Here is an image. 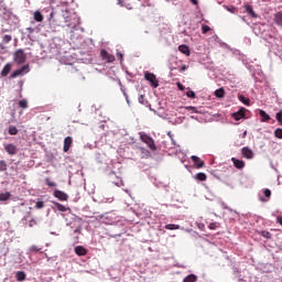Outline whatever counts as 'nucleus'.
I'll return each instance as SVG.
<instances>
[{"mask_svg": "<svg viewBox=\"0 0 282 282\" xmlns=\"http://www.w3.org/2000/svg\"><path fill=\"white\" fill-rule=\"evenodd\" d=\"M139 135L140 140L144 142V144H147L149 149H151L152 151H158V145H155V140H153V138L144 132H140Z\"/></svg>", "mask_w": 282, "mask_h": 282, "instance_id": "f257e3e1", "label": "nucleus"}, {"mask_svg": "<svg viewBox=\"0 0 282 282\" xmlns=\"http://www.w3.org/2000/svg\"><path fill=\"white\" fill-rule=\"evenodd\" d=\"M26 58L28 57L25 55V52L21 48L13 53V61H14V63H17V65H23V63H25Z\"/></svg>", "mask_w": 282, "mask_h": 282, "instance_id": "f03ea898", "label": "nucleus"}, {"mask_svg": "<svg viewBox=\"0 0 282 282\" xmlns=\"http://www.w3.org/2000/svg\"><path fill=\"white\" fill-rule=\"evenodd\" d=\"M144 78L154 87V89H158V87H160V82H158V77L155 76V74L145 72Z\"/></svg>", "mask_w": 282, "mask_h": 282, "instance_id": "7ed1b4c3", "label": "nucleus"}, {"mask_svg": "<svg viewBox=\"0 0 282 282\" xmlns=\"http://www.w3.org/2000/svg\"><path fill=\"white\" fill-rule=\"evenodd\" d=\"M54 197H56L59 202H67L69 199V195L67 193L61 191V189H55L53 193Z\"/></svg>", "mask_w": 282, "mask_h": 282, "instance_id": "20e7f679", "label": "nucleus"}, {"mask_svg": "<svg viewBox=\"0 0 282 282\" xmlns=\"http://www.w3.org/2000/svg\"><path fill=\"white\" fill-rule=\"evenodd\" d=\"M100 56L102 61H106V63H113V61H116V56L111 55L107 50H101Z\"/></svg>", "mask_w": 282, "mask_h": 282, "instance_id": "39448f33", "label": "nucleus"}, {"mask_svg": "<svg viewBox=\"0 0 282 282\" xmlns=\"http://www.w3.org/2000/svg\"><path fill=\"white\" fill-rule=\"evenodd\" d=\"M4 151H7L9 155H17V153H19V149H17V145H14V143L4 144Z\"/></svg>", "mask_w": 282, "mask_h": 282, "instance_id": "423d86ee", "label": "nucleus"}, {"mask_svg": "<svg viewBox=\"0 0 282 282\" xmlns=\"http://www.w3.org/2000/svg\"><path fill=\"white\" fill-rule=\"evenodd\" d=\"M28 65L22 66L21 68L15 69L11 75L10 78H19V76H23L25 72H28Z\"/></svg>", "mask_w": 282, "mask_h": 282, "instance_id": "0eeeda50", "label": "nucleus"}, {"mask_svg": "<svg viewBox=\"0 0 282 282\" xmlns=\"http://www.w3.org/2000/svg\"><path fill=\"white\" fill-rule=\"evenodd\" d=\"M232 118L237 121L241 120V118H246V108H240L237 112H234Z\"/></svg>", "mask_w": 282, "mask_h": 282, "instance_id": "6e6552de", "label": "nucleus"}, {"mask_svg": "<svg viewBox=\"0 0 282 282\" xmlns=\"http://www.w3.org/2000/svg\"><path fill=\"white\" fill-rule=\"evenodd\" d=\"M241 153L247 160H252L254 158V152L249 148H242Z\"/></svg>", "mask_w": 282, "mask_h": 282, "instance_id": "1a4fd4ad", "label": "nucleus"}, {"mask_svg": "<svg viewBox=\"0 0 282 282\" xmlns=\"http://www.w3.org/2000/svg\"><path fill=\"white\" fill-rule=\"evenodd\" d=\"M243 8L249 17H252V19H259V15L254 12V9H252V6L245 4Z\"/></svg>", "mask_w": 282, "mask_h": 282, "instance_id": "9d476101", "label": "nucleus"}, {"mask_svg": "<svg viewBox=\"0 0 282 282\" xmlns=\"http://www.w3.org/2000/svg\"><path fill=\"white\" fill-rule=\"evenodd\" d=\"M73 143H74V139H72V137H66L64 139V153H67V151L72 149Z\"/></svg>", "mask_w": 282, "mask_h": 282, "instance_id": "9b49d317", "label": "nucleus"}, {"mask_svg": "<svg viewBox=\"0 0 282 282\" xmlns=\"http://www.w3.org/2000/svg\"><path fill=\"white\" fill-rule=\"evenodd\" d=\"M192 161L194 162V164L196 165V169H204L205 163L204 161H202V159H199L196 155H192Z\"/></svg>", "mask_w": 282, "mask_h": 282, "instance_id": "f8f14e48", "label": "nucleus"}, {"mask_svg": "<svg viewBox=\"0 0 282 282\" xmlns=\"http://www.w3.org/2000/svg\"><path fill=\"white\" fill-rule=\"evenodd\" d=\"M75 254H77V257H85L87 254V249L83 246H77L75 247Z\"/></svg>", "mask_w": 282, "mask_h": 282, "instance_id": "ddd939ff", "label": "nucleus"}, {"mask_svg": "<svg viewBox=\"0 0 282 282\" xmlns=\"http://www.w3.org/2000/svg\"><path fill=\"white\" fill-rule=\"evenodd\" d=\"M10 72H12V64L8 63L2 68L1 73H0V76L6 77V76H8V74H10Z\"/></svg>", "mask_w": 282, "mask_h": 282, "instance_id": "4468645a", "label": "nucleus"}, {"mask_svg": "<svg viewBox=\"0 0 282 282\" xmlns=\"http://www.w3.org/2000/svg\"><path fill=\"white\" fill-rule=\"evenodd\" d=\"M178 52H181V54H185V56H191V48H188V45L186 44L180 45Z\"/></svg>", "mask_w": 282, "mask_h": 282, "instance_id": "2eb2a0df", "label": "nucleus"}, {"mask_svg": "<svg viewBox=\"0 0 282 282\" xmlns=\"http://www.w3.org/2000/svg\"><path fill=\"white\" fill-rule=\"evenodd\" d=\"M231 162H234V166L236 169H243L246 166V162L241 161V160H238L236 158H232L231 159Z\"/></svg>", "mask_w": 282, "mask_h": 282, "instance_id": "dca6fc26", "label": "nucleus"}, {"mask_svg": "<svg viewBox=\"0 0 282 282\" xmlns=\"http://www.w3.org/2000/svg\"><path fill=\"white\" fill-rule=\"evenodd\" d=\"M10 41H12V35H4L2 37V44H0V50H6L4 45H8V43H10Z\"/></svg>", "mask_w": 282, "mask_h": 282, "instance_id": "f3484780", "label": "nucleus"}, {"mask_svg": "<svg viewBox=\"0 0 282 282\" xmlns=\"http://www.w3.org/2000/svg\"><path fill=\"white\" fill-rule=\"evenodd\" d=\"M259 116L261 117V122H270V115L265 110H259Z\"/></svg>", "mask_w": 282, "mask_h": 282, "instance_id": "a211bd4d", "label": "nucleus"}, {"mask_svg": "<svg viewBox=\"0 0 282 282\" xmlns=\"http://www.w3.org/2000/svg\"><path fill=\"white\" fill-rule=\"evenodd\" d=\"M26 276H28V275L25 274V271H18V272L15 273V279H17V281H19V282L25 281Z\"/></svg>", "mask_w": 282, "mask_h": 282, "instance_id": "6ab92c4d", "label": "nucleus"}, {"mask_svg": "<svg viewBox=\"0 0 282 282\" xmlns=\"http://www.w3.org/2000/svg\"><path fill=\"white\" fill-rule=\"evenodd\" d=\"M33 19L34 21H36L37 23H43V13H41V11H35L33 13Z\"/></svg>", "mask_w": 282, "mask_h": 282, "instance_id": "aec40b11", "label": "nucleus"}, {"mask_svg": "<svg viewBox=\"0 0 282 282\" xmlns=\"http://www.w3.org/2000/svg\"><path fill=\"white\" fill-rule=\"evenodd\" d=\"M274 22L282 28V11L274 14Z\"/></svg>", "mask_w": 282, "mask_h": 282, "instance_id": "412c9836", "label": "nucleus"}, {"mask_svg": "<svg viewBox=\"0 0 282 282\" xmlns=\"http://www.w3.org/2000/svg\"><path fill=\"white\" fill-rule=\"evenodd\" d=\"M55 208L57 210H59V213H67V207H65V205L61 204V203H53Z\"/></svg>", "mask_w": 282, "mask_h": 282, "instance_id": "4be33fe9", "label": "nucleus"}, {"mask_svg": "<svg viewBox=\"0 0 282 282\" xmlns=\"http://www.w3.org/2000/svg\"><path fill=\"white\" fill-rule=\"evenodd\" d=\"M216 98H224L226 96V90L224 88H218L215 90Z\"/></svg>", "mask_w": 282, "mask_h": 282, "instance_id": "5701e85b", "label": "nucleus"}, {"mask_svg": "<svg viewBox=\"0 0 282 282\" xmlns=\"http://www.w3.org/2000/svg\"><path fill=\"white\" fill-rule=\"evenodd\" d=\"M12 197V194L10 192L1 193L0 194V202H8Z\"/></svg>", "mask_w": 282, "mask_h": 282, "instance_id": "b1692460", "label": "nucleus"}, {"mask_svg": "<svg viewBox=\"0 0 282 282\" xmlns=\"http://www.w3.org/2000/svg\"><path fill=\"white\" fill-rule=\"evenodd\" d=\"M238 99L240 100V102H242L247 107H250V99L249 98H246L243 95H239Z\"/></svg>", "mask_w": 282, "mask_h": 282, "instance_id": "393cba45", "label": "nucleus"}, {"mask_svg": "<svg viewBox=\"0 0 282 282\" xmlns=\"http://www.w3.org/2000/svg\"><path fill=\"white\" fill-rule=\"evenodd\" d=\"M183 282H197V275L189 274V275L184 278Z\"/></svg>", "mask_w": 282, "mask_h": 282, "instance_id": "a878e982", "label": "nucleus"}, {"mask_svg": "<svg viewBox=\"0 0 282 282\" xmlns=\"http://www.w3.org/2000/svg\"><path fill=\"white\" fill-rule=\"evenodd\" d=\"M196 180H198V182H206L207 180L206 173H203V172L197 173Z\"/></svg>", "mask_w": 282, "mask_h": 282, "instance_id": "bb28decb", "label": "nucleus"}, {"mask_svg": "<svg viewBox=\"0 0 282 282\" xmlns=\"http://www.w3.org/2000/svg\"><path fill=\"white\" fill-rule=\"evenodd\" d=\"M165 229L166 230H180V225L167 224V225H165Z\"/></svg>", "mask_w": 282, "mask_h": 282, "instance_id": "cd10ccee", "label": "nucleus"}, {"mask_svg": "<svg viewBox=\"0 0 282 282\" xmlns=\"http://www.w3.org/2000/svg\"><path fill=\"white\" fill-rule=\"evenodd\" d=\"M259 235H261V237H264V239H272V234H270V231L262 230L259 232Z\"/></svg>", "mask_w": 282, "mask_h": 282, "instance_id": "c85d7f7f", "label": "nucleus"}, {"mask_svg": "<svg viewBox=\"0 0 282 282\" xmlns=\"http://www.w3.org/2000/svg\"><path fill=\"white\" fill-rule=\"evenodd\" d=\"M17 133H19V129H17V127H14V126H10L9 127V134L10 135H17Z\"/></svg>", "mask_w": 282, "mask_h": 282, "instance_id": "c756f323", "label": "nucleus"}, {"mask_svg": "<svg viewBox=\"0 0 282 282\" xmlns=\"http://www.w3.org/2000/svg\"><path fill=\"white\" fill-rule=\"evenodd\" d=\"M186 96L187 98H192V99L196 98L195 91L191 90L189 88H187Z\"/></svg>", "mask_w": 282, "mask_h": 282, "instance_id": "7c9ffc66", "label": "nucleus"}, {"mask_svg": "<svg viewBox=\"0 0 282 282\" xmlns=\"http://www.w3.org/2000/svg\"><path fill=\"white\" fill-rule=\"evenodd\" d=\"M19 107H21V109H28V100L25 99L20 100Z\"/></svg>", "mask_w": 282, "mask_h": 282, "instance_id": "2f4dec72", "label": "nucleus"}, {"mask_svg": "<svg viewBox=\"0 0 282 282\" xmlns=\"http://www.w3.org/2000/svg\"><path fill=\"white\" fill-rule=\"evenodd\" d=\"M274 135L278 138V140H282V129L281 128L275 129Z\"/></svg>", "mask_w": 282, "mask_h": 282, "instance_id": "473e14b6", "label": "nucleus"}, {"mask_svg": "<svg viewBox=\"0 0 282 282\" xmlns=\"http://www.w3.org/2000/svg\"><path fill=\"white\" fill-rule=\"evenodd\" d=\"M210 32V26L203 24L202 25V34H208Z\"/></svg>", "mask_w": 282, "mask_h": 282, "instance_id": "72a5a7b5", "label": "nucleus"}, {"mask_svg": "<svg viewBox=\"0 0 282 282\" xmlns=\"http://www.w3.org/2000/svg\"><path fill=\"white\" fill-rule=\"evenodd\" d=\"M275 120H278L279 124L282 127V110H280V111L275 115Z\"/></svg>", "mask_w": 282, "mask_h": 282, "instance_id": "f704fd0d", "label": "nucleus"}, {"mask_svg": "<svg viewBox=\"0 0 282 282\" xmlns=\"http://www.w3.org/2000/svg\"><path fill=\"white\" fill-rule=\"evenodd\" d=\"M8 171V164L6 161H0V172Z\"/></svg>", "mask_w": 282, "mask_h": 282, "instance_id": "c9c22d12", "label": "nucleus"}, {"mask_svg": "<svg viewBox=\"0 0 282 282\" xmlns=\"http://www.w3.org/2000/svg\"><path fill=\"white\" fill-rule=\"evenodd\" d=\"M208 228H209V230H217V228H219V224H217V223H210V224L208 225Z\"/></svg>", "mask_w": 282, "mask_h": 282, "instance_id": "e433bc0d", "label": "nucleus"}, {"mask_svg": "<svg viewBox=\"0 0 282 282\" xmlns=\"http://www.w3.org/2000/svg\"><path fill=\"white\" fill-rule=\"evenodd\" d=\"M50 21H51V24H56V25H61V23H58V21L55 19V17H54V13H51V19H50Z\"/></svg>", "mask_w": 282, "mask_h": 282, "instance_id": "4c0bfd02", "label": "nucleus"}, {"mask_svg": "<svg viewBox=\"0 0 282 282\" xmlns=\"http://www.w3.org/2000/svg\"><path fill=\"white\" fill-rule=\"evenodd\" d=\"M263 194H264V197H267L268 199H270V197H272V192L270 189H268V188H265L263 191Z\"/></svg>", "mask_w": 282, "mask_h": 282, "instance_id": "58836bf2", "label": "nucleus"}, {"mask_svg": "<svg viewBox=\"0 0 282 282\" xmlns=\"http://www.w3.org/2000/svg\"><path fill=\"white\" fill-rule=\"evenodd\" d=\"M31 252H41V248H39L36 245H33L31 248H30Z\"/></svg>", "mask_w": 282, "mask_h": 282, "instance_id": "ea45409f", "label": "nucleus"}, {"mask_svg": "<svg viewBox=\"0 0 282 282\" xmlns=\"http://www.w3.org/2000/svg\"><path fill=\"white\" fill-rule=\"evenodd\" d=\"M44 206H45V203H43L42 200H40L35 204V208H37V209L44 208Z\"/></svg>", "mask_w": 282, "mask_h": 282, "instance_id": "a19ab883", "label": "nucleus"}, {"mask_svg": "<svg viewBox=\"0 0 282 282\" xmlns=\"http://www.w3.org/2000/svg\"><path fill=\"white\" fill-rule=\"evenodd\" d=\"M45 182L51 188H54V186H56V183L51 182L50 178H45Z\"/></svg>", "mask_w": 282, "mask_h": 282, "instance_id": "79ce46f5", "label": "nucleus"}, {"mask_svg": "<svg viewBox=\"0 0 282 282\" xmlns=\"http://www.w3.org/2000/svg\"><path fill=\"white\" fill-rule=\"evenodd\" d=\"M36 224H37V223H36V219L33 218V219H31V220L29 221V227H30V228H34V226H36Z\"/></svg>", "mask_w": 282, "mask_h": 282, "instance_id": "37998d69", "label": "nucleus"}, {"mask_svg": "<svg viewBox=\"0 0 282 282\" xmlns=\"http://www.w3.org/2000/svg\"><path fill=\"white\" fill-rule=\"evenodd\" d=\"M186 109L188 111H193L194 113H197V108H195L194 106H188Z\"/></svg>", "mask_w": 282, "mask_h": 282, "instance_id": "c03bdc74", "label": "nucleus"}, {"mask_svg": "<svg viewBox=\"0 0 282 282\" xmlns=\"http://www.w3.org/2000/svg\"><path fill=\"white\" fill-rule=\"evenodd\" d=\"M26 31L29 32V34H34V28L32 26L26 28Z\"/></svg>", "mask_w": 282, "mask_h": 282, "instance_id": "a18cd8bd", "label": "nucleus"}, {"mask_svg": "<svg viewBox=\"0 0 282 282\" xmlns=\"http://www.w3.org/2000/svg\"><path fill=\"white\" fill-rule=\"evenodd\" d=\"M176 85L180 91H184V85H182V83H177Z\"/></svg>", "mask_w": 282, "mask_h": 282, "instance_id": "49530a36", "label": "nucleus"}, {"mask_svg": "<svg viewBox=\"0 0 282 282\" xmlns=\"http://www.w3.org/2000/svg\"><path fill=\"white\" fill-rule=\"evenodd\" d=\"M276 223L280 224V226H282V216L276 217Z\"/></svg>", "mask_w": 282, "mask_h": 282, "instance_id": "de8ad7c7", "label": "nucleus"}, {"mask_svg": "<svg viewBox=\"0 0 282 282\" xmlns=\"http://www.w3.org/2000/svg\"><path fill=\"white\" fill-rule=\"evenodd\" d=\"M186 69H188V66L183 65V66L180 68V72H186Z\"/></svg>", "mask_w": 282, "mask_h": 282, "instance_id": "09e8293b", "label": "nucleus"}, {"mask_svg": "<svg viewBox=\"0 0 282 282\" xmlns=\"http://www.w3.org/2000/svg\"><path fill=\"white\" fill-rule=\"evenodd\" d=\"M189 1H191V3H193V6H197L199 3L198 0H189Z\"/></svg>", "mask_w": 282, "mask_h": 282, "instance_id": "8fccbe9b", "label": "nucleus"}, {"mask_svg": "<svg viewBox=\"0 0 282 282\" xmlns=\"http://www.w3.org/2000/svg\"><path fill=\"white\" fill-rule=\"evenodd\" d=\"M117 56H118V58H120L122 61L123 55L121 53H118Z\"/></svg>", "mask_w": 282, "mask_h": 282, "instance_id": "3c124183", "label": "nucleus"}, {"mask_svg": "<svg viewBox=\"0 0 282 282\" xmlns=\"http://www.w3.org/2000/svg\"><path fill=\"white\" fill-rule=\"evenodd\" d=\"M260 202H268V199L260 197Z\"/></svg>", "mask_w": 282, "mask_h": 282, "instance_id": "603ef678", "label": "nucleus"}, {"mask_svg": "<svg viewBox=\"0 0 282 282\" xmlns=\"http://www.w3.org/2000/svg\"><path fill=\"white\" fill-rule=\"evenodd\" d=\"M31 25H34V21H31Z\"/></svg>", "mask_w": 282, "mask_h": 282, "instance_id": "864d4df0", "label": "nucleus"}, {"mask_svg": "<svg viewBox=\"0 0 282 282\" xmlns=\"http://www.w3.org/2000/svg\"><path fill=\"white\" fill-rule=\"evenodd\" d=\"M127 102L129 104V98L127 97Z\"/></svg>", "mask_w": 282, "mask_h": 282, "instance_id": "5fc2aeb1", "label": "nucleus"}, {"mask_svg": "<svg viewBox=\"0 0 282 282\" xmlns=\"http://www.w3.org/2000/svg\"><path fill=\"white\" fill-rule=\"evenodd\" d=\"M0 3H3V0H0Z\"/></svg>", "mask_w": 282, "mask_h": 282, "instance_id": "6e6d98bb", "label": "nucleus"}, {"mask_svg": "<svg viewBox=\"0 0 282 282\" xmlns=\"http://www.w3.org/2000/svg\"><path fill=\"white\" fill-rule=\"evenodd\" d=\"M75 232H78V229H75Z\"/></svg>", "mask_w": 282, "mask_h": 282, "instance_id": "4d7b16f0", "label": "nucleus"}, {"mask_svg": "<svg viewBox=\"0 0 282 282\" xmlns=\"http://www.w3.org/2000/svg\"><path fill=\"white\" fill-rule=\"evenodd\" d=\"M119 3H122V1H121V0H119Z\"/></svg>", "mask_w": 282, "mask_h": 282, "instance_id": "13d9d810", "label": "nucleus"}, {"mask_svg": "<svg viewBox=\"0 0 282 282\" xmlns=\"http://www.w3.org/2000/svg\"><path fill=\"white\" fill-rule=\"evenodd\" d=\"M262 1H265V0H262Z\"/></svg>", "mask_w": 282, "mask_h": 282, "instance_id": "bf43d9fd", "label": "nucleus"}]
</instances>
